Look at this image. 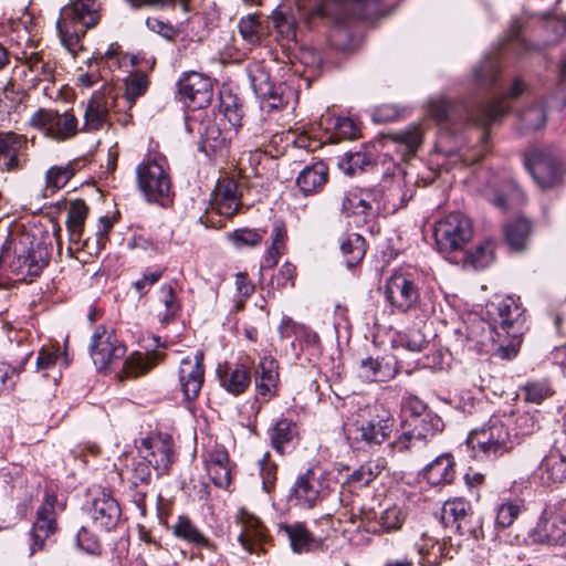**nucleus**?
I'll use <instances>...</instances> for the list:
<instances>
[{
    "instance_id": "51",
    "label": "nucleus",
    "mask_w": 566,
    "mask_h": 566,
    "mask_svg": "<svg viewBox=\"0 0 566 566\" xmlns=\"http://www.w3.org/2000/svg\"><path fill=\"white\" fill-rule=\"evenodd\" d=\"M412 193L405 189L402 179H395L387 192L384 195L385 202L381 205L384 209H392L396 211L403 208L411 199Z\"/></svg>"
},
{
    "instance_id": "24",
    "label": "nucleus",
    "mask_w": 566,
    "mask_h": 566,
    "mask_svg": "<svg viewBox=\"0 0 566 566\" xmlns=\"http://www.w3.org/2000/svg\"><path fill=\"white\" fill-rule=\"evenodd\" d=\"M139 458L151 463L158 475L168 473L172 463L171 443L161 439L145 438L138 447Z\"/></svg>"
},
{
    "instance_id": "7",
    "label": "nucleus",
    "mask_w": 566,
    "mask_h": 566,
    "mask_svg": "<svg viewBox=\"0 0 566 566\" xmlns=\"http://www.w3.org/2000/svg\"><path fill=\"white\" fill-rule=\"evenodd\" d=\"M165 159L148 158L136 168L137 184L146 199L166 206L170 201L171 181Z\"/></svg>"
},
{
    "instance_id": "14",
    "label": "nucleus",
    "mask_w": 566,
    "mask_h": 566,
    "mask_svg": "<svg viewBox=\"0 0 566 566\" xmlns=\"http://www.w3.org/2000/svg\"><path fill=\"white\" fill-rule=\"evenodd\" d=\"M247 71L251 87L261 101L262 109L272 111L283 107L286 103L283 96V86H276L271 82L266 67L260 62H253L249 64Z\"/></svg>"
},
{
    "instance_id": "5",
    "label": "nucleus",
    "mask_w": 566,
    "mask_h": 566,
    "mask_svg": "<svg viewBox=\"0 0 566 566\" xmlns=\"http://www.w3.org/2000/svg\"><path fill=\"white\" fill-rule=\"evenodd\" d=\"M385 297L392 313L406 314L418 310L421 293L417 275L401 269L395 271L386 281Z\"/></svg>"
},
{
    "instance_id": "58",
    "label": "nucleus",
    "mask_w": 566,
    "mask_h": 566,
    "mask_svg": "<svg viewBox=\"0 0 566 566\" xmlns=\"http://www.w3.org/2000/svg\"><path fill=\"white\" fill-rule=\"evenodd\" d=\"M380 472L381 467L374 461H369L354 470L348 476V482L365 486L374 481L380 474Z\"/></svg>"
},
{
    "instance_id": "45",
    "label": "nucleus",
    "mask_w": 566,
    "mask_h": 566,
    "mask_svg": "<svg viewBox=\"0 0 566 566\" xmlns=\"http://www.w3.org/2000/svg\"><path fill=\"white\" fill-rule=\"evenodd\" d=\"M340 251L345 258L347 268L357 265L366 253L365 239L358 233H350L340 241Z\"/></svg>"
},
{
    "instance_id": "3",
    "label": "nucleus",
    "mask_w": 566,
    "mask_h": 566,
    "mask_svg": "<svg viewBox=\"0 0 566 566\" xmlns=\"http://www.w3.org/2000/svg\"><path fill=\"white\" fill-rule=\"evenodd\" d=\"M349 491L343 490L339 494V503L347 507L350 505L352 522L356 518L360 521L359 526L374 534L391 533L399 531L407 520L408 511L405 503H392L376 512L374 509L360 507L358 513H354V505Z\"/></svg>"
},
{
    "instance_id": "12",
    "label": "nucleus",
    "mask_w": 566,
    "mask_h": 566,
    "mask_svg": "<svg viewBox=\"0 0 566 566\" xmlns=\"http://www.w3.org/2000/svg\"><path fill=\"white\" fill-rule=\"evenodd\" d=\"M392 419H356L345 424V434L349 443L360 449L365 446L381 444L388 439Z\"/></svg>"
},
{
    "instance_id": "10",
    "label": "nucleus",
    "mask_w": 566,
    "mask_h": 566,
    "mask_svg": "<svg viewBox=\"0 0 566 566\" xmlns=\"http://www.w3.org/2000/svg\"><path fill=\"white\" fill-rule=\"evenodd\" d=\"M29 125L56 142L73 138L78 132V120L72 112L59 113L40 108L32 114Z\"/></svg>"
},
{
    "instance_id": "26",
    "label": "nucleus",
    "mask_w": 566,
    "mask_h": 566,
    "mask_svg": "<svg viewBox=\"0 0 566 566\" xmlns=\"http://www.w3.org/2000/svg\"><path fill=\"white\" fill-rule=\"evenodd\" d=\"M28 139L13 132H0V170H13L21 167Z\"/></svg>"
},
{
    "instance_id": "52",
    "label": "nucleus",
    "mask_w": 566,
    "mask_h": 566,
    "mask_svg": "<svg viewBox=\"0 0 566 566\" xmlns=\"http://www.w3.org/2000/svg\"><path fill=\"white\" fill-rule=\"evenodd\" d=\"M524 510L522 500L507 501L500 504L496 509L495 525L499 528L511 526L521 512Z\"/></svg>"
},
{
    "instance_id": "13",
    "label": "nucleus",
    "mask_w": 566,
    "mask_h": 566,
    "mask_svg": "<svg viewBox=\"0 0 566 566\" xmlns=\"http://www.w3.org/2000/svg\"><path fill=\"white\" fill-rule=\"evenodd\" d=\"M22 70L24 82L29 87H36L41 82H53L56 71V61L46 50H24L17 57Z\"/></svg>"
},
{
    "instance_id": "20",
    "label": "nucleus",
    "mask_w": 566,
    "mask_h": 566,
    "mask_svg": "<svg viewBox=\"0 0 566 566\" xmlns=\"http://www.w3.org/2000/svg\"><path fill=\"white\" fill-rule=\"evenodd\" d=\"M55 495L45 494L42 505L38 509L36 521L30 532V556L35 554L38 551H41L45 541L55 531Z\"/></svg>"
},
{
    "instance_id": "59",
    "label": "nucleus",
    "mask_w": 566,
    "mask_h": 566,
    "mask_svg": "<svg viewBox=\"0 0 566 566\" xmlns=\"http://www.w3.org/2000/svg\"><path fill=\"white\" fill-rule=\"evenodd\" d=\"M499 75V62L495 57H488L474 70L475 81L482 86H491Z\"/></svg>"
},
{
    "instance_id": "11",
    "label": "nucleus",
    "mask_w": 566,
    "mask_h": 566,
    "mask_svg": "<svg viewBox=\"0 0 566 566\" xmlns=\"http://www.w3.org/2000/svg\"><path fill=\"white\" fill-rule=\"evenodd\" d=\"M441 523L454 533L478 538L481 533V522L474 516L471 505L462 497L448 500L441 509Z\"/></svg>"
},
{
    "instance_id": "4",
    "label": "nucleus",
    "mask_w": 566,
    "mask_h": 566,
    "mask_svg": "<svg viewBox=\"0 0 566 566\" xmlns=\"http://www.w3.org/2000/svg\"><path fill=\"white\" fill-rule=\"evenodd\" d=\"M472 450H479L486 457L497 458L510 452L517 443V436L499 419H491L488 426L470 432L467 439Z\"/></svg>"
},
{
    "instance_id": "44",
    "label": "nucleus",
    "mask_w": 566,
    "mask_h": 566,
    "mask_svg": "<svg viewBox=\"0 0 566 566\" xmlns=\"http://www.w3.org/2000/svg\"><path fill=\"white\" fill-rule=\"evenodd\" d=\"M531 222L525 218H518L504 228L505 239L511 249L520 251L525 248L531 233Z\"/></svg>"
},
{
    "instance_id": "25",
    "label": "nucleus",
    "mask_w": 566,
    "mask_h": 566,
    "mask_svg": "<svg viewBox=\"0 0 566 566\" xmlns=\"http://www.w3.org/2000/svg\"><path fill=\"white\" fill-rule=\"evenodd\" d=\"M91 516L96 527L109 532L117 526L122 510L109 493L102 491L93 499Z\"/></svg>"
},
{
    "instance_id": "60",
    "label": "nucleus",
    "mask_w": 566,
    "mask_h": 566,
    "mask_svg": "<svg viewBox=\"0 0 566 566\" xmlns=\"http://www.w3.org/2000/svg\"><path fill=\"white\" fill-rule=\"evenodd\" d=\"M160 300L166 307V313L163 317V322H171L172 319H175L180 310V304L176 297L175 290L171 285L165 284L161 286Z\"/></svg>"
},
{
    "instance_id": "8",
    "label": "nucleus",
    "mask_w": 566,
    "mask_h": 566,
    "mask_svg": "<svg viewBox=\"0 0 566 566\" xmlns=\"http://www.w3.org/2000/svg\"><path fill=\"white\" fill-rule=\"evenodd\" d=\"M317 13L345 25L355 20H373L381 14L380 0H322Z\"/></svg>"
},
{
    "instance_id": "31",
    "label": "nucleus",
    "mask_w": 566,
    "mask_h": 566,
    "mask_svg": "<svg viewBox=\"0 0 566 566\" xmlns=\"http://www.w3.org/2000/svg\"><path fill=\"white\" fill-rule=\"evenodd\" d=\"M206 469L214 485L227 489L231 483L229 453L223 448L210 451L206 460Z\"/></svg>"
},
{
    "instance_id": "47",
    "label": "nucleus",
    "mask_w": 566,
    "mask_h": 566,
    "mask_svg": "<svg viewBox=\"0 0 566 566\" xmlns=\"http://www.w3.org/2000/svg\"><path fill=\"white\" fill-rule=\"evenodd\" d=\"M286 238L285 226L279 222L274 223L271 233L272 242L264 256V266L274 268L277 264L280 256L284 253Z\"/></svg>"
},
{
    "instance_id": "35",
    "label": "nucleus",
    "mask_w": 566,
    "mask_h": 566,
    "mask_svg": "<svg viewBox=\"0 0 566 566\" xmlns=\"http://www.w3.org/2000/svg\"><path fill=\"white\" fill-rule=\"evenodd\" d=\"M164 353L153 350L147 353L135 352L130 354L124 361L123 365V377L124 378H136L146 375L151 370L159 361L164 359Z\"/></svg>"
},
{
    "instance_id": "21",
    "label": "nucleus",
    "mask_w": 566,
    "mask_h": 566,
    "mask_svg": "<svg viewBox=\"0 0 566 566\" xmlns=\"http://www.w3.org/2000/svg\"><path fill=\"white\" fill-rule=\"evenodd\" d=\"M342 210L361 217L364 222H368L379 213L381 202L375 190L356 189L344 193L342 197Z\"/></svg>"
},
{
    "instance_id": "15",
    "label": "nucleus",
    "mask_w": 566,
    "mask_h": 566,
    "mask_svg": "<svg viewBox=\"0 0 566 566\" xmlns=\"http://www.w3.org/2000/svg\"><path fill=\"white\" fill-rule=\"evenodd\" d=\"M525 166L535 182L547 189L557 186L564 176V168L557 158L547 150H535L525 159Z\"/></svg>"
},
{
    "instance_id": "53",
    "label": "nucleus",
    "mask_w": 566,
    "mask_h": 566,
    "mask_svg": "<svg viewBox=\"0 0 566 566\" xmlns=\"http://www.w3.org/2000/svg\"><path fill=\"white\" fill-rule=\"evenodd\" d=\"M521 126L525 130H536L544 126L546 113L542 104H535L518 113Z\"/></svg>"
},
{
    "instance_id": "62",
    "label": "nucleus",
    "mask_w": 566,
    "mask_h": 566,
    "mask_svg": "<svg viewBox=\"0 0 566 566\" xmlns=\"http://www.w3.org/2000/svg\"><path fill=\"white\" fill-rule=\"evenodd\" d=\"M148 77L143 73H138L129 77L125 83L126 99L133 104L136 98L145 94L148 88Z\"/></svg>"
},
{
    "instance_id": "27",
    "label": "nucleus",
    "mask_w": 566,
    "mask_h": 566,
    "mask_svg": "<svg viewBox=\"0 0 566 566\" xmlns=\"http://www.w3.org/2000/svg\"><path fill=\"white\" fill-rule=\"evenodd\" d=\"M328 181V167L322 161L306 165L297 175L295 185L304 196L316 195Z\"/></svg>"
},
{
    "instance_id": "56",
    "label": "nucleus",
    "mask_w": 566,
    "mask_h": 566,
    "mask_svg": "<svg viewBox=\"0 0 566 566\" xmlns=\"http://www.w3.org/2000/svg\"><path fill=\"white\" fill-rule=\"evenodd\" d=\"M493 243L485 241L475 247L474 251L467 253L465 262L476 270L485 269L493 260Z\"/></svg>"
},
{
    "instance_id": "23",
    "label": "nucleus",
    "mask_w": 566,
    "mask_h": 566,
    "mask_svg": "<svg viewBox=\"0 0 566 566\" xmlns=\"http://www.w3.org/2000/svg\"><path fill=\"white\" fill-rule=\"evenodd\" d=\"M203 380V353L197 352L192 357L187 356L182 358L179 367V384L185 399H196L201 390Z\"/></svg>"
},
{
    "instance_id": "17",
    "label": "nucleus",
    "mask_w": 566,
    "mask_h": 566,
    "mask_svg": "<svg viewBox=\"0 0 566 566\" xmlns=\"http://www.w3.org/2000/svg\"><path fill=\"white\" fill-rule=\"evenodd\" d=\"M178 92L185 105L192 109L208 106L212 99L211 80L198 72H189L178 81Z\"/></svg>"
},
{
    "instance_id": "41",
    "label": "nucleus",
    "mask_w": 566,
    "mask_h": 566,
    "mask_svg": "<svg viewBox=\"0 0 566 566\" xmlns=\"http://www.w3.org/2000/svg\"><path fill=\"white\" fill-rule=\"evenodd\" d=\"M90 208L82 199L70 201L66 226L70 232V240L78 242L84 232L85 220L88 216Z\"/></svg>"
},
{
    "instance_id": "36",
    "label": "nucleus",
    "mask_w": 566,
    "mask_h": 566,
    "mask_svg": "<svg viewBox=\"0 0 566 566\" xmlns=\"http://www.w3.org/2000/svg\"><path fill=\"white\" fill-rule=\"evenodd\" d=\"M279 381L277 364L271 357H262L255 367V386L259 395L273 396Z\"/></svg>"
},
{
    "instance_id": "1",
    "label": "nucleus",
    "mask_w": 566,
    "mask_h": 566,
    "mask_svg": "<svg viewBox=\"0 0 566 566\" xmlns=\"http://www.w3.org/2000/svg\"><path fill=\"white\" fill-rule=\"evenodd\" d=\"M525 90V83L516 77L506 93L481 102L474 107L457 104L444 97L431 98L428 103L429 113L439 125H454L464 120L485 128L501 120L510 109L509 102L521 96Z\"/></svg>"
},
{
    "instance_id": "33",
    "label": "nucleus",
    "mask_w": 566,
    "mask_h": 566,
    "mask_svg": "<svg viewBox=\"0 0 566 566\" xmlns=\"http://www.w3.org/2000/svg\"><path fill=\"white\" fill-rule=\"evenodd\" d=\"M214 193L216 209L219 214L232 217L238 212L241 200L238 185L233 179L226 178L219 180Z\"/></svg>"
},
{
    "instance_id": "43",
    "label": "nucleus",
    "mask_w": 566,
    "mask_h": 566,
    "mask_svg": "<svg viewBox=\"0 0 566 566\" xmlns=\"http://www.w3.org/2000/svg\"><path fill=\"white\" fill-rule=\"evenodd\" d=\"M296 436V423L286 418L276 421L270 431L272 447L280 454L284 453L286 446H289Z\"/></svg>"
},
{
    "instance_id": "49",
    "label": "nucleus",
    "mask_w": 566,
    "mask_h": 566,
    "mask_svg": "<svg viewBox=\"0 0 566 566\" xmlns=\"http://www.w3.org/2000/svg\"><path fill=\"white\" fill-rule=\"evenodd\" d=\"M264 233V230L241 228L227 233V239L239 250L243 248H255L262 243Z\"/></svg>"
},
{
    "instance_id": "29",
    "label": "nucleus",
    "mask_w": 566,
    "mask_h": 566,
    "mask_svg": "<svg viewBox=\"0 0 566 566\" xmlns=\"http://www.w3.org/2000/svg\"><path fill=\"white\" fill-rule=\"evenodd\" d=\"M221 386L230 394H243L251 382L250 369L242 364L219 366L217 370Z\"/></svg>"
},
{
    "instance_id": "18",
    "label": "nucleus",
    "mask_w": 566,
    "mask_h": 566,
    "mask_svg": "<svg viewBox=\"0 0 566 566\" xmlns=\"http://www.w3.org/2000/svg\"><path fill=\"white\" fill-rule=\"evenodd\" d=\"M116 95L111 86H103L102 90L92 94L87 101L84 112V132L99 130L108 123L109 112L115 106Z\"/></svg>"
},
{
    "instance_id": "54",
    "label": "nucleus",
    "mask_w": 566,
    "mask_h": 566,
    "mask_svg": "<svg viewBox=\"0 0 566 566\" xmlns=\"http://www.w3.org/2000/svg\"><path fill=\"white\" fill-rule=\"evenodd\" d=\"M525 401L539 405L553 395V389L547 380L527 381L523 387Z\"/></svg>"
},
{
    "instance_id": "57",
    "label": "nucleus",
    "mask_w": 566,
    "mask_h": 566,
    "mask_svg": "<svg viewBox=\"0 0 566 566\" xmlns=\"http://www.w3.org/2000/svg\"><path fill=\"white\" fill-rule=\"evenodd\" d=\"M220 112L232 127L238 128L241 126L242 108L235 96L231 94L221 96Z\"/></svg>"
},
{
    "instance_id": "46",
    "label": "nucleus",
    "mask_w": 566,
    "mask_h": 566,
    "mask_svg": "<svg viewBox=\"0 0 566 566\" xmlns=\"http://www.w3.org/2000/svg\"><path fill=\"white\" fill-rule=\"evenodd\" d=\"M280 531L289 538L295 553L307 551L313 543V536L303 523L285 524L280 527Z\"/></svg>"
},
{
    "instance_id": "34",
    "label": "nucleus",
    "mask_w": 566,
    "mask_h": 566,
    "mask_svg": "<svg viewBox=\"0 0 566 566\" xmlns=\"http://www.w3.org/2000/svg\"><path fill=\"white\" fill-rule=\"evenodd\" d=\"M541 479L545 484L566 481V451L551 450L539 464Z\"/></svg>"
},
{
    "instance_id": "61",
    "label": "nucleus",
    "mask_w": 566,
    "mask_h": 566,
    "mask_svg": "<svg viewBox=\"0 0 566 566\" xmlns=\"http://www.w3.org/2000/svg\"><path fill=\"white\" fill-rule=\"evenodd\" d=\"M259 464L263 490L270 493L276 482L277 465L271 461L269 452L264 453L263 458L259 460Z\"/></svg>"
},
{
    "instance_id": "48",
    "label": "nucleus",
    "mask_w": 566,
    "mask_h": 566,
    "mask_svg": "<svg viewBox=\"0 0 566 566\" xmlns=\"http://www.w3.org/2000/svg\"><path fill=\"white\" fill-rule=\"evenodd\" d=\"M56 29L61 38L62 44L71 52L75 53L80 48L82 36L85 34L88 27L74 24L67 21L57 20Z\"/></svg>"
},
{
    "instance_id": "40",
    "label": "nucleus",
    "mask_w": 566,
    "mask_h": 566,
    "mask_svg": "<svg viewBox=\"0 0 566 566\" xmlns=\"http://www.w3.org/2000/svg\"><path fill=\"white\" fill-rule=\"evenodd\" d=\"M82 159H74L65 165L51 167L45 174L46 189L55 192L63 188L75 174L83 168Z\"/></svg>"
},
{
    "instance_id": "9",
    "label": "nucleus",
    "mask_w": 566,
    "mask_h": 566,
    "mask_svg": "<svg viewBox=\"0 0 566 566\" xmlns=\"http://www.w3.org/2000/svg\"><path fill=\"white\" fill-rule=\"evenodd\" d=\"M473 234L471 220L461 212L446 216L434 227V239L440 252L462 250Z\"/></svg>"
},
{
    "instance_id": "2",
    "label": "nucleus",
    "mask_w": 566,
    "mask_h": 566,
    "mask_svg": "<svg viewBox=\"0 0 566 566\" xmlns=\"http://www.w3.org/2000/svg\"><path fill=\"white\" fill-rule=\"evenodd\" d=\"M4 250L9 255L8 271L17 281L33 282L49 264L46 248L29 233L8 237L4 241Z\"/></svg>"
},
{
    "instance_id": "39",
    "label": "nucleus",
    "mask_w": 566,
    "mask_h": 566,
    "mask_svg": "<svg viewBox=\"0 0 566 566\" xmlns=\"http://www.w3.org/2000/svg\"><path fill=\"white\" fill-rule=\"evenodd\" d=\"M385 143L397 145L402 154H415L422 143V132L419 125H409L405 129L391 132L384 136Z\"/></svg>"
},
{
    "instance_id": "19",
    "label": "nucleus",
    "mask_w": 566,
    "mask_h": 566,
    "mask_svg": "<svg viewBox=\"0 0 566 566\" xmlns=\"http://www.w3.org/2000/svg\"><path fill=\"white\" fill-rule=\"evenodd\" d=\"M489 314L494 322V328L504 333H522L525 323L524 310L512 296H506L497 303H492Z\"/></svg>"
},
{
    "instance_id": "30",
    "label": "nucleus",
    "mask_w": 566,
    "mask_h": 566,
    "mask_svg": "<svg viewBox=\"0 0 566 566\" xmlns=\"http://www.w3.org/2000/svg\"><path fill=\"white\" fill-rule=\"evenodd\" d=\"M171 532L178 539L185 541L196 547L214 552L217 546L212 543L187 515H179L171 525Z\"/></svg>"
},
{
    "instance_id": "38",
    "label": "nucleus",
    "mask_w": 566,
    "mask_h": 566,
    "mask_svg": "<svg viewBox=\"0 0 566 566\" xmlns=\"http://www.w3.org/2000/svg\"><path fill=\"white\" fill-rule=\"evenodd\" d=\"M396 374V368L388 359H374L367 357L363 359L359 365L358 375L365 381H386L392 378Z\"/></svg>"
},
{
    "instance_id": "37",
    "label": "nucleus",
    "mask_w": 566,
    "mask_h": 566,
    "mask_svg": "<svg viewBox=\"0 0 566 566\" xmlns=\"http://www.w3.org/2000/svg\"><path fill=\"white\" fill-rule=\"evenodd\" d=\"M454 462L449 454H441L423 470V479L432 486L449 484L454 479Z\"/></svg>"
},
{
    "instance_id": "16",
    "label": "nucleus",
    "mask_w": 566,
    "mask_h": 566,
    "mask_svg": "<svg viewBox=\"0 0 566 566\" xmlns=\"http://www.w3.org/2000/svg\"><path fill=\"white\" fill-rule=\"evenodd\" d=\"M90 354L94 365L102 370L115 360L122 359L126 354V347L112 331L99 326L92 336Z\"/></svg>"
},
{
    "instance_id": "42",
    "label": "nucleus",
    "mask_w": 566,
    "mask_h": 566,
    "mask_svg": "<svg viewBox=\"0 0 566 566\" xmlns=\"http://www.w3.org/2000/svg\"><path fill=\"white\" fill-rule=\"evenodd\" d=\"M406 421L420 439L421 443H426L442 428L441 418L432 412L422 413V417H407Z\"/></svg>"
},
{
    "instance_id": "6",
    "label": "nucleus",
    "mask_w": 566,
    "mask_h": 566,
    "mask_svg": "<svg viewBox=\"0 0 566 566\" xmlns=\"http://www.w3.org/2000/svg\"><path fill=\"white\" fill-rule=\"evenodd\" d=\"M331 491L328 473L317 468H308L294 481L289 500L301 509L312 510L326 500Z\"/></svg>"
},
{
    "instance_id": "55",
    "label": "nucleus",
    "mask_w": 566,
    "mask_h": 566,
    "mask_svg": "<svg viewBox=\"0 0 566 566\" xmlns=\"http://www.w3.org/2000/svg\"><path fill=\"white\" fill-rule=\"evenodd\" d=\"M239 32L243 40L254 45L260 42L262 35V25L255 14H248L239 21Z\"/></svg>"
},
{
    "instance_id": "32",
    "label": "nucleus",
    "mask_w": 566,
    "mask_h": 566,
    "mask_svg": "<svg viewBox=\"0 0 566 566\" xmlns=\"http://www.w3.org/2000/svg\"><path fill=\"white\" fill-rule=\"evenodd\" d=\"M243 530L238 536L241 546L249 553H259L265 538V528L260 520L251 514L241 512Z\"/></svg>"
},
{
    "instance_id": "22",
    "label": "nucleus",
    "mask_w": 566,
    "mask_h": 566,
    "mask_svg": "<svg viewBox=\"0 0 566 566\" xmlns=\"http://www.w3.org/2000/svg\"><path fill=\"white\" fill-rule=\"evenodd\" d=\"M534 542L549 546H566V517L545 511L532 532Z\"/></svg>"
},
{
    "instance_id": "63",
    "label": "nucleus",
    "mask_w": 566,
    "mask_h": 566,
    "mask_svg": "<svg viewBox=\"0 0 566 566\" xmlns=\"http://www.w3.org/2000/svg\"><path fill=\"white\" fill-rule=\"evenodd\" d=\"M418 443H421L420 439L415 434V431L408 426L405 419L401 423V433L395 439L392 447L397 451L403 452L416 447Z\"/></svg>"
},
{
    "instance_id": "28",
    "label": "nucleus",
    "mask_w": 566,
    "mask_h": 566,
    "mask_svg": "<svg viewBox=\"0 0 566 566\" xmlns=\"http://www.w3.org/2000/svg\"><path fill=\"white\" fill-rule=\"evenodd\" d=\"M60 20L93 28L98 23V4L96 0H74L61 10Z\"/></svg>"
},
{
    "instance_id": "50",
    "label": "nucleus",
    "mask_w": 566,
    "mask_h": 566,
    "mask_svg": "<svg viewBox=\"0 0 566 566\" xmlns=\"http://www.w3.org/2000/svg\"><path fill=\"white\" fill-rule=\"evenodd\" d=\"M339 168L347 175H356L374 165L373 157L365 151H348L339 159Z\"/></svg>"
},
{
    "instance_id": "64",
    "label": "nucleus",
    "mask_w": 566,
    "mask_h": 566,
    "mask_svg": "<svg viewBox=\"0 0 566 566\" xmlns=\"http://www.w3.org/2000/svg\"><path fill=\"white\" fill-rule=\"evenodd\" d=\"M523 24L520 20H513L506 36V48L513 52L520 53L526 50L527 44L522 35Z\"/></svg>"
}]
</instances>
